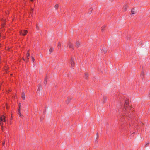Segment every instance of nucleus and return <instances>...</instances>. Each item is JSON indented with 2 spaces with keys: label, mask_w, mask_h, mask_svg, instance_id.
Instances as JSON below:
<instances>
[{
  "label": "nucleus",
  "mask_w": 150,
  "mask_h": 150,
  "mask_svg": "<svg viewBox=\"0 0 150 150\" xmlns=\"http://www.w3.org/2000/svg\"><path fill=\"white\" fill-rule=\"evenodd\" d=\"M23 60H25L24 59V58H23Z\"/></svg>",
  "instance_id": "2f4dec72"
},
{
  "label": "nucleus",
  "mask_w": 150,
  "mask_h": 150,
  "mask_svg": "<svg viewBox=\"0 0 150 150\" xmlns=\"http://www.w3.org/2000/svg\"><path fill=\"white\" fill-rule=\"evenodd\" d=\"M128 105L127 102H126L125 104L124 107H127Z\"/></svg>",
  "instance_id": "ddd939ff"
},
{
  "label": "nucleus",
  "mask_w": 150,
  "mask_h": 150,
  "mask_svg": "<svg viewBox=\"0 0 150 150\" xmlns=\"http://www.w3.org/2000/svg\"><path fill=\"white\" fill-rule=\"evenodd\" d=\"M80 44H81V42H79V41H77L76 42V46L77 47H79V45H80Z\"/></svg>",
  "instance_id": "39448f33"
},
{
  "label": "nucleus",
  "mask_w": 150,
  "mask_h": 150,
  "mask_svg": "<svg viewBox=\"0 0 150 150\" xmlns=\"http://www.w3.org/2000/svg\"><path fill=\"white\" fill-rule=\"evenodd\" d=\"M58 48H60L61 47V44L60 42H59L58 45Z\"/></svg>",
  "instance_id": "9d476101"
},
{
  "label": "nucleus",
  "mask_w": 150,
  "mask_h": 150,
  "mask_svg": "<svg viewBox=\"0 0 150 150\" xmlns=\"http://www.w3.org/2000/svg\"><path fill=\"white\" fill-rule=\"evenodd\" d=\"M127 8V6L126 5H125L124 6L123 9L124 10V11H126V8Z\"/></svg>",
  "instance_id": "f8f14e48"
},
{
  "label": "nucleus",
  "mask_w": 150,
  "mask_h": 150,
  "mask_svg": "<svg viewBox=\"0 0 150 150\" xmlns=\"http://www.w3.org/2000/svg\"><path fill=\"white\" fill-rule=\"evenodd\" d=\"M70 64H71V67L72 68H73L75 66V62H74V59L72 58L71 59Z\"/></svg>",
  "instance_id": "7ed1b4c3"
},
{
  "label": "nucleus",
  "mask_w": 150,
  "mask_h": 150,
  "mask_svg": "<svg viewBox=\"0 0 150 150\" xmlns=\"http://www.w3.org/2000/svg\"><path fill=\"white\" fill-rule=\"evenodd\" d=\"M58 4H56L54 6V8H55L56 10L58 8Z\"/></svg>",
  "instance_id": "dca6fc26"
},
{
  "label": "nucleus",
  "mask_w": 150,
  "mask_h": 150,
  "mask_svg": "<svg viewBox=\"0 0 150 150\" xmlns=\"http://www.w3.org/2000/svg\"><path fill=\"white\" fill-rule=\"evenodd\" d=\"M88 77V74L87 73H86L85 74V78L86 79H87Z\"/></svg>",
  "instance_id": "f3484780"
},
{
  "label": "nucleus",
  "mask_w": 150,
  "mask_h": 150,
  "mask_svg": "<svg viewBox=\"0 0 150 150\" xmlns=\"http://www.w3.org/2000/svg\"><path fill=\"white\" fill-rule=\"evenodd\" d=\"M102 31H103V28H102Z\"/></svg>",
  "instance_id": "c85d7f7f"
},
{
  "label": "nucleus",
  "mask_w": 150,
  "mask_h": 150,
  "mask_svg": "<svg viewBox=\"0 0 150 150\" xmlns=\"http://www.w3.org/2000/svg\"><path fill=\"white\" fill-rule=\"evenodd\" d=\"M131 12V15H134L135 14V13H136L135 9H134V8H133Z\"/></svg>",
  "instance_id": "20e7f679"
},
{
  "label": "nucleus",
  "mask_w": 150,
  "mask_h": 150,
  "mask_svg": "<svg viewBox=\"0 0 150 150\" xmlns=\"http://www.w3.org/2000/svg\"><path fill=\"white\" fill-rule=\"evenodd\" d=\"M149 144V143H146V145H145V146L146 147H147V146H148Z\"/></svg>",
  "instance_id": "4be33fe9"
},
{
  "label": "nucleus",
  "mask_w": 150,
  "mask_h": 150,
  "mask_svg": "<svg viewBox=\"0 0 150 150\" xmlns=\"http://www.w3.org/2000/svg\"><path fill=\"white\" fill-rule=\"evenodd\" d=\"M148 96L149 98L150 99V93H149Z\"/></svg>",
  "instance_id": "393cba45"
},
{
  "label": "nucleus",
  "mask_w": 150,
  "mask_h": 150,
  "mask_svg": "<svg viewBox=\"0 0 150 150\" xmlns=\"http://www.w3.org/2000/svg\"><path fill=\"white\" fill-rule=\"evenodd\" d=\"M30 0L32 2H33V0Z\"/></svg>",
  "instance_id": "bb28decb"
},
{
  "label": "nucleus",
  "mask_w": 150,
  "mask_h": 150,
  "mask_svg": "<svg viewBox=\"0 0 150 150\" xmlns=\"http://www.w3.org/2000/svg\"><path fill=\"white\" fill-rule=\"evenodd\" d=\"M107 99L106 98H104L103 100V102L104 103L105 102L106 100Z\"/></svg>",
  "instance_id": "2eb2a0df"
},
{
  "label": "nucleus",
  "mask_w": 150,
  "mask_h": 150,
  "mask_svg": "<svg viewBox=\"0 0 150 150\" xmlns=\"http://www.w3.org/2000/svg\"><path fill=\"white\" fill-rule=\"evenodd\" d=\"M29 56H30V54H27V56H26V59L27 60H26V61H28V59L29 58Z\"/></svg>",
  "instance_id": "6e6552de"
},
{
  "label": "nucleus",
  "mask_w": 150,
  "mask_h": 150,
  "mask_svg": "<svg viewBox=\"0 0 150 150\" xmlns=\"http://www.w3.org/2000/svg\"><path fill=\"white\" fill-rule=\"evenodd\" d=\"M18 114L19 115V116L21 118H22L23 117V115H22L20 112H20H18Z\"/></svg>",
  "instance_id": "1a4fd4ad"
},
{
  "label": "nucleus",
  "mask_w": 150,
  "mask_h": 150,
  "mask_svg": "<svg viewBox=\"0 0 150 150\" xmlns=\"http://www.w3.org/2000/svg\"><path fill=\"white\" fill-rule=\"evenodd\" d=\"M18 111L20 112V103H19V108L18 109Z\"/></svg>",
  "instance_id": "6ab92c4d"
},
{
  "label": "nucleus",
  "mask_w": 150,
  "mask_h": 150,
  "mask_svg": "<svg viewBox=\"0 0 150 150\" xmlns=\"http://www.w3.org/2000/svg\"><path fill=\"white\" fill-rule=\"evenodd\" d=\"M21 97L22 98L23 100H25V93H23L21 96Z\"/></svg>",
  "instance_id": "0eeeda50"
},
{
  "label": "nucleus",
  "mask_w": 150,
  "mask_h": 150,
  "mask_svg": "<svg viewBox=\"0 0 150 150\" xmlns=\"http://www.w3.org/2000/svg\"><path fill=\"white\" fill-rule=\"evenodd\" d=\"M36 28L37 29H39V27L38 26H36Z\"/></svg>",
  "instance_id": "a878e982"
},
{
  "label": "nucleus",
  "mask_w": 150,
  "mask_h": 150,
  "mask_svg": "<svg viewBox=\"0 0 150 150\" xmlns=\"http://www.w3.org/2000/svg\"><path fill=\"white\" fill-rule=\"evenodd\" d=\"M102 51L103 52H104V53L106 52V50L105 48L103 47L102 50Z\"/></svg>",
  "instance_id": "9b49d317"
},
{
  "label": "nucleus",
  "mask_w": 150,
  "mask_h": 150,
  "mask_svg": "<svg viewBox=\"0 0 150 150\" xmlns=\"http://www.w3.org/2000/svg\"><path fill=\"white\" fill-rule=\"evenodd\" d=\"M53 50V49L52 48H50V49H49V52L50 53H51L52 52Z\"/></svg>",
  "instance_id": "4468645a"
},
{
  "label": "nucleus",
  "mask_w": 150,
  "mask_h": 150,
  "mask_svg": "<svg viewBox=\"0 0 150 150\" xmlns=\"http://www.w3.org/2000/svg\"><path fill=\"white\" fill-rule=\"evenodd\" d=\"M4 144H5V143H4V142L3 143V145H4Z\"/></svg>",
  "instance_id": "cd10ccee"
},
{
  "label": "nucleus",
  "mask_w": 150,
  "mask_h": 150,
  "mask_svg": "<svg viewBox=\"0 0 150 150\" xmlns=\"http://www.w3.org/2000/svg\"><path fill=\"white\" fill-rule=\"evenodd\" d=\"M42 88V86L40 85H39V86L38 88V89L37 91H38L40 89H41Z\"/></svg>",
  "instance_id": "a211bd4d"
},
{
  "label": "nucleus",
  "mask_w": 150,
  "mask_h": 150,
  "mask_svg": "<svg viewBox=\"0 0 150 150\" xmlns=\"http://www.w3.org/2000/svg\"><path fill=\"white\" fill-rule=\"evenodd\" d=\"M47 83V81L46 80V79H45V81H44V84H46Z\"/></svg>",
  "instance_id": "412c9836"
},
{
  "label": "nucleus",
  "mask_w": 150,
  "mask_h": 150,
  "mask_svg": "<svg viewBox=\"0 0 150 150\" xmlns=\"http://www.w3.org/2000/svg\"><path fill=\"white\" fill-rule=\"evenodd\" d=\"M3 121L4 122H6V117L4 115H1L0 117V125L3 124L2 123Z\"/></svg>",
  "instance_id": "f257e3e1"
},
{
  "label": "nucleus",
  "mask_w": 150,
  "mask_h": 150,
  "mask_svg": "<svg viewBox=\"0 0 150 150\" xmlns=\"http://www.w3.org/2000/svg\"><path fill=\"white\" fill-rule=\"evenodd\" d=\"M69 47L70 48H72V49L73 48L74 45L72 43H69Z\"/></svg>",
  "instance_id": "423d86ee"
},
{
  "label": "nucleus",
  "mask_w": 150,
  "mask_h": 150,
  "mask_svg": "<svg viewBox=\"0 0 150 150\" xmlns=\"http://www.w3.org/2000/svg\"><path fill=\"white\" fill-rule=\"evenodd\" d=\"M4 23H2V24H1V26H2V27H4Z\"/></svg>",
  "instance_id": "5701e85b"
},
{
  "label": "nucleus",
  "mask_w": 150,
  "mask_h": 150,
  "mask_svg": "<svg viewBox=\"0 0 150 150\" xmlns=\"http://www.w3.org/2000/svg\"><path fill=\"white\" fill-rule=\"evenodd\" d=\"M91 13V12L90 13Z\"/></svg>",
  "instance_id": "c756f323"
},
{
  "label": "nucleus",
  "mask_w": 150,
  "mask_h": 150,
  "mask_svg": "<svg viewBox=\"0 0 150 150\" xmlns=\"http://www.w3.org/2000/svg\"><path fill=\"white\" fill-rule=\"evenodd\" d=\"M30 54V53H29V50H28L27 52V54Z\"/></svg>",
  "instance_id": "b1692460"
},
{
  "label": "nucleus",
  "mask_w": 150,
  "mask_h": 150,
  "mask_svg": "<svg viewBox=\"0 0 150 150\" xmlns=\"http://www.w3.org/2000/svg\"><path fill=\"white\" fill-rule=\"evenodd\" d=\"M27 33V31L25 30H21L20 32V33L21 35H25Z\"/></svg>",
  "instance_id": "f03ea898"
},
{
  "label": "nucleus",
  "mask_w": 150,
  "mask_h": 150,
  "mask_svg": "<svg viewBox=\"0 0 150 150\" xmlns=\"http://www.w3.org/2000/svg\"><path fill=\"white\" fill-rule=\"evenodd\" d=\"M68 100V102H69V100Z\"/></svg>",
  "instance_id": "7c9ffc66"
},
{
  "label": "nucleus",
  "mask_w": 150,
  "mask_h": 150,
  "mask_svg": "<svg viewBox=\"0 0 150 150\" xmlns=\"http://www.w3.org/2000/svg\"><path fill=\"white\" fill-rule=\"evenodd\" d=\"M31 59L32 61L34 62L35 60L34 58L33 57H31Z\"/></svg>",
  "instance_id": "aec40b11"
}]
</instances>
